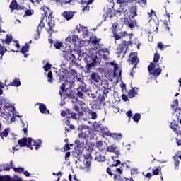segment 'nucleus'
<instances>
[{
	"label": "nucleus",
	"instance_id": "obj_1",
	"mask_svg": "<svg viewBox=\"0 0 181 181\" xmlns=\"http://www.w3.org/2000/svg\"><path fill=\"white\" fill-rule=\"evenodd\" d=\"M18 144L21 148L27 146V148H30L31 151H33V146L35 147V151H37V149L42 146L41 140L37 139V141H35L30 137H23L18 141Z\"/></svg>",
	"mask_w": 181,
	"mask_h": 181
},
{
	"label": "nucleus",
	"instance_id": "obj_2",
	"mask_svg": "<svg viewBox=\"0 0 181 181\" xmlns=\"http://www.w3.org/2000/svg\"><path fill=\"white\" fill-rule=\"evenodd\" d=\"M86 65L85 69L87 71H90L93 67H95L98 63V57L94 54H90V55H86L84 58Z\"/></svg>",
	"mask_w": 181,
	"mask_h": 181
},
{
	"label": "nucleus",
	"instance_id": "obj_3",
	"mask_svg": "<svg viewBox=\"0 0 181 181\" xmlns=\"http://www.w3.org/2000/svg\"><path fill=\"white\" fill-rule=\"evenodd\" d=\"M66 113L68 115L71 116H67L64 119V124L69 127L70 129H73L74 131V129H76V127L70 124V122H71V119H77V113L74 112L73 110H70L69 108H66Z\"/></svg>",
	"mask_w": 181,
	"mask_h": 181
},
{
	"label": "nucleus",
	"instance_id": "obj_4",
	"mask_svg": "<svg viewBox=\"0 0 181 181\" xmlns=\"http://www.w3.org/2000/svg\"><path fill=\"white\" fill-rule=\"evenodd\" d=\"M135 1L137 4H144V5H146V0H117V4H119V7L122 11H124L125 8H127L129 4H132Z\"/></svg>",
	"mask_w": 181,
	"mask_h": 181
},
{
	"label": "nucleus",
	"instance_id": "obj_5",
	"mask_svg": "<svg viewBox=\"0 0 181 181\" xmlns=\"http://www.w3.org/2000/svg\"><path fill=\"white\" fill-rule=\"evenodd\" d=\"M128 63L129 64L134 65L133 66V69H136V64L139 63V59H138V53L136 52L130 53L128 58Z\"/></svg>",
	"mask_w": 181,
	"mask_h": 181
},
{
	"label": "nucleus",
	"instance_id": "obj_6",
	"mask_svg": "<svg viewBox=\"0 0 181 181\" xmlns=\"http://www.w3.org/2000/svg\"><path fill=\"white\" fill-rule=\"evenodd\" d=\"M68 74L66 79V83H69L71 86H74L76 78L77 77V71L76 69H71Z\"/></svg>",
	"mask_w": 181,
	"mask_h": 181
},
{
	"label": "nucleus",
	"instance_id": "obj_7",
	"mask_svg": "<svg viewBox=\"0 0 181 181\" xmlns=\"http://www.w3.org/2000/svg\"><path fill=\"white\" fill-rule=\"evenodd\" d=\"M128 9L129 11L125 12V16H127V18H135V16H138V6H132L129 7Z\"/></svg>",
	"mask_w": 181,
	"mask_h": 181
},
{
	"label": "nucleus",
	"instance_id": "obj_8",
	"mask_svg": "<svg viewBox=\"0 0 181 181\" xmlns=\"http://www.w3.org/2000/svg\"><path fill=\"white\" fill-rule=\"evenodd\" d=\"M129 45H131V41H124L123 42L120 43L117 48L118 54H122L125 49L124 54L127 53V50L128 49Z\"/></svg>",
	"mask_w": 181,
	"mask_h": 181
},
{
	"label": "nucleus",
	"instance_id": "obj_9",
	"mask_svg": "<svg viewBox=\"0 0 181 181\" xmlns=\"http://www.w3.org/2000/svg\"><path fill=\"white\" fill-rule=\"evenodd\" d=\"M159 59H160V55L158 53L154 54L153 60L152 63L148 66V71L149 73L151 71H153V69H155V64L159 62Z\"/></svg>",
	"mask_w": 181,
	"mask_h": 181
},
{
	"label": "nucleus",
	"instance_id": "obj_10",
	"mask_svg": "<svg viewBox=\"0 0 181 181\" xmlns=\"http://www.w3.org/2000/svg\"><path fill=\"white\" fill-rule=\"evenodd\" d=\"M11 107L9 106H4L2 107V102H0V112L3 114V115H11V114H13V112L11 110Z\"/></svg>",
	"mask_w": 181,
	"mask_h": 181
},
{
	"label": "nucleus",
	"instance_id": "obj_11",
	"mask_svg": "<svg viewBox=\"0 0 181 181\" xmlns=\"http://www.w3.org/2000/svg\"><path fill=\"white\" fill-rule=\"evenodd\" d=\"M124 22L128 25L130 29H134L136 25V21H135V17H127L124 18Z\"/></svg>",
	"mask_w": 181,
	"mask_h": 181
},
{
	"label": "nucleus",
	"instance_id": "obj_12",
	"mask_svg": "<svg viewBox=\"0 0 181 181\" xmlns=\"http://www.w3.org/2000/svg\"><path fill=\"white\" fill-rule=\"evenodd\" d=\"M95 160H97V162H105L107 160V158H105V156H103L101 152H95L92 153Z\"/></svg>",
	"mask_w": 181,
	"mask_h": 181
},
{
	"label": "nucleus",
	"instance_id": "obj_13",
	"mask_svg": "<svg viewBox=\"0 0 181 181\" xmlns=\"http://www.w3.org/2000/svg\"><path fill=\"white\" fill-rule=\"evenodd\" d=\"M81 133H79V135H82L83 136H86V138H88L90 136V127L86 126V125H81Z\"/></svg>",
	"mask_w": 181,
	"mask_h": 181
},
{
	"label": "nucleus",
	"instance_id": "obj_14",
	"mask_svg": "<svg viewBox=\"0 0 181 181\" xmlns=\"http://www.w3.org/2000/svg\"><path fill=\"white\" fill-rule=\"evenodd\" d=\"M170 128H171L177 135H181V127L176 124V121H173L170 123Z\"/></svg>",
	"mask_w": 181,
	"mask_h": 181
},
{
	"label": "nucleus",
	"instance_id": "obj_15",
	"mask_svg": "<svg viewBox=\"0 0 181 181\" xmlns=\"http://www.w3.org/2000/svg\"><path fill=\"white\" fill-rule=\"evenodd\" d=\"M74 13H76V12H73L71 11H64L62 13L61 16H62L64 19H66V21H71L74 17Z\"/></svg>",
	"mask_w": 181,
	"mask_h": 181
},
{
	"label": "nucleus",
	"instance_id": "obj_16",
	"mask_svg": "<svg viewBox=\"0 0 181 181\" xmlns=\"http://www.w3.org/2000/svg\"><path fill=\"white\" fill-rule=\"evenodd\" d=\"M9 8L11 12H13V11H21V9H23V7L18 4V1H16V0H13L11 1Z\"/></svg>",
	"mask_w": 181,
	"mask_h": 181
},
{
	"label": "nucleus",
	"instance_id": "obj_17",
	"mask_svg": "<svg viewBox=\"0 0 181 181\" xmlns=\"http://www.w3.org/2000/svg\"><path fill=\"white\" fill-rule=\"evenodd\" d=\"M87 139V137L86 136H83L81 134H78V139L75 141V144L77 146V148H80V146H82L84 145V142H86V140Z\"/></svg>",
	"mask_w": 181,
	"mask_h": 181
},
{
	"label": "nucleus",
	"instance_id": "obj_18",
	"mask_svg": "<svg viewBox=\"0 0 181 181\" xmlns=\"http://www.w3.org/2000/svg\"><path fill=\"white\" fill-rule=\"evenodd\" d=\"M64 57L66 59V60L67 62H74V60H76V55H74V54H71V52H66V51H64Z\"/></svg>",
	"mask_w": 181,
	"mask_h": 181
},
{
	"label": "nucleus",
	"instance_id": "obj_19",
	"mask_svg": "<svg viewBox=\"0 0 181 181\" xmlns=\"http://www.w3.org/2000/svg\"><path fill=\"white\" fill-rule=\"evenodd\" d=\"M41 11H42V16H45V18H48L49 19H52L53 17H52V11H50V9H49V7H47V6H44V7H42L41 8Z\"/></svg>",
	"mask_w": 181,
	"mask_h": 181
},
{
	"label": "nucleus",
	"instance_id": "obj_20",
	"mask_svg": "<svg viewBox=\"0 0 181 181\" xmlns=\"http://www.w3.org/2000/svg\"><path fill=\"white\" fill-rule=\"evenodd\" d=\"M100 80H101V78L97 72H93L90 75V81L91 83H99Z\"/></svg>",
	"mask_w": 181,
	"mask_h": 181
},
{
	"label": "nucleus",
	"instance_id": "obj_21",
	"mask_svg": "<svg viewBox=\"0 0 181 181\" xmlns=\"http://www.w3.org/2000/svg\"><path fill=\"white\" fill-rule=\"evenodd\" d=\"M107 152H110L112 153H115V155H117V156H119L121 155V153H119V151L117 150V146L112 145L109 146L106 148Z\"/></svg>",
	"mask_w": 181,
	"mask_h": 181
},
{
	"label": "nucleus",
	"instance_id": "obj_22",
	"mask_svg": "<svg viewBox=\"0 0 181 181\" xmlns=\"http://www.w3.org/2000/svg\"><path fill=\"white\" fill-rule=\"evenodd\" d=\"M106 135L107 136H111V138H113V139H115L116 141H121V139H122V134L121 133H111L110 132H107Z\"/></svg>",
	"mask_w": 181,
	"mask_h": 181
},
{
	"label": "nucleus",
	"instance_id": "obj_23",
	"mask_svg": "<svg viewBox=\"0 0 181 181\" xmlns=\"http://www.w3.org/2000/svg\"><path fill=\"white\" fill-rule=\"evenodd\" d=\"M128 35V33L127 31L124 32H120L119 34H117V33H113V37L115 38V40H119V39H122L124 36H127Z\"/></svg>",
	"mask_w": 181,
	"mask_h": 181
},
{
	"label": "nucleus",
	"instance_id": "obj_24",
	"mask_svg": "<svg viewBox=\"0 0 181 181\" xmlns=\"http://www.w3.org/2000/svg\"><path fill=\"white\" fill-rule=\"evenodd\" d=\"M39 110H40V112H41V114H50V111L49 110V109H47L46 107V105H45L43 103L40 104Z\"/></svg>",
	"mask_w": 181,
	"mask_h": 181
},
{
	"label": "nucleus",
	"instance_id": "obj_25",
	"mask_svg": "<svg viewBox=\"0 0 181 181\" xmlns=\"http://www.w3.org/2000/svg\"><path fill=\"white\" fill-rule=\"evenodd\" d=\"M76 30L78 31V33H80V32L82 31V35L84 36H86V35H88V30L87 29V27H83V26H78L76 27Z\"/></svg>",
	"mask_w": 181,
	"mask_h": 181
},
{
	"label": "nucleus",
	"instance_id": "obj_26",
	"mask_svg": "<svg viewBox=\"0 0 181 181\" xmlns=\"http://www.w3.org/2000/svg\"><path fill=\"white\" fill-rule=\"evenodd\" d=\"M53 28H54V20H52V18H51L50 21L48 22L47 31L54 33V30H53Z\"/></svg>",
	"mask_w": 181,
	"mask_h": 181
},
{
	"label": "nucleus",
	"instance_id": "obj_27",
	"mask_svg": "<svg viewBox=\"0 0 181 181\" xmlns=\"http://www.w3.org/2000/svg\"><path fill=\"white\" fill-rule=\"evenodd\" d=\"M150 74H152L154 77H159V75L160 74V73H162V69L160 68H157L156 69H154L152 71L149 72Z\"/></svg>",
	"mask_w": 181,
	"mask_h": 181
},
{
	"label": "nucleus",
	"instance_id": "obj_28",
	"mask_svg": "<svg viewBox=\"0 0 181 181\" xmlns=\"http://www.w3.org/2000/svg\"><path fill=\"white\" fill-rule=\"evenodd\" d=\"M6 52H8V49L0 44V60H2V57H4V54H5Z\"/></svg>",
	"mask_w": 181,
	"mask_h": 181
},
{
	"label": "nucleus",
	"instance_id": "obj_29",
	"mask_svg": "<svg viewBox=\"0 0 181 181\" xmlns=\"http://www.w3.org/2000/svg\"><path fill=\"white\" fill-rule=\"evenodd\" d=\"M12 40H13L12 35H6V39L3 40L2 42L4 43L5 42L6 45H11Z\"/></svg>",
	"mask_w": 181,
	"mask_h": 181
},
{
	"label": "nucleus",
	"instance_id": "obj_30",
	"mask_svg": "<svg viewBox=\"0 0 181 181\" xmlns=\"http://www.w3.org/2000/svg\"><path fill=\"white\" fill-rule=\"evenodd\" d=\"M100 40H101V39L97 38V37L95 36L90 38L91 43H93V45H96V46H100Z\"/></svg>",
	"mask_w": 181,
	"mask_h": 181
},
{
	"label": "nucleus",
	"instance_id": "obj_31",
	"mask_svg": "<svg viewBox=\"0 0 181 181\" xmlns=\"http://www.w3.org/2000/svg\"><path fill=\"white\" fill-rule=\"evenodd\" d=\"M9 86H13V87H19V86H21V81L18 78H15V79L9 84Z\"/></svg>",
	"mask_w": 181,
	"mask_h": 181
},
{
	"label": "nucleus",
	"instance_id": "obj_32",
	"mask_svg": "<svg viewBox=\"0 0 181 181\" xmlns=\"http://www.w3.org/2000/svg\"><path fill=\"white\" fill-rule=\"evenodd\" d=\"M173 160H174L175 165V170L179 169V165L180 163V161L179 160V157H177V156H174L173 157Z\"/></svg>",
	"mask_w": 181,
	"mask_h": 181
},
{
	"label": "nucleus",
	"instance_id": "obj_33",
	"mask_svg": "<svg viewBox=\"0 0 181 181\" xmlns=\"http://www.w3.org/2000/svg\"><path fill=\"white\" fill-rule=\"evenodd\" d=\"M135 95H136V92L135 91V88H132V89L129 90L128 97L129 98H134Z\"/></svg>",
	"mask_w": 181,
	"mask_h": 181
},
{
	"label": "nucleus",
	"instance_id": "obj_34",
	"mask_svg": "<svg viewBox=\"0 0 181 181\" xmlns=\"http://www.w3.org/2000/svg\"><path fill=\"white\" fill-rule=\"evenodd\" d=\"M29 52V45L28 43H26L25 45V46H23L21 50V53H22L23 54H25V53H28Z\"/></svg>",
	"mask_w": 181,
	"mask_h": 181
},
{
	"label": "nucleus",
	"instance_id": "obj_35",
	"mask_svg": "<svg viewBox=\"0 0 181 181\" xmlns=\"http://www.w3.org/2000/svg\"><path fill=\"white\" fill-rule=\"evenodd\" d=\"M1 133L2 139H4V137L6 138V136H8V135H9V128L4 129V130L3 132H1Z\"/></svg>",
	"mask_w": 181,
	"mask_h": 181
},
{
	"label": "nucleus",
	"instance_id": "obj_36",
	"mask_svg": "<svg viewBox=\"0 0 181 181\" xmlns=\"http://www.w3.org/2000/svg\"><path fill=\"white\" fill-rule=\"evenodd\" d=\"M54 47H55V49H57V50H59V49H60L61 47H63V42L57 40L54 43Z\"/></svg>",
	"mask_w": 181,
	"mask_h": 181
},
{
	"label": "nucleus",
	"instance_id": "obj_37",
	"mask_svg": "<svg viewBox=\"0 0 181 181\" xmlns=\"http://www.w3.org/2000/svg\"><path fill=\"white\" fill-rule=\"evenodd\" d=\"M139 119H141V114L135 113L133 117V120L134 122H139Z\"/></svg>",
	"mask_w": 181,
	"mask_h": 181
},
{
	"label": "nucleus",
	"instance_id": "obj_38",
	"mask_svg": "<svg viewBox=\"0 0 181 181\" xmlns=\"http://www.w3.org/2000/svg\"><path fill=\"white\" fill-rule=\"evenodd\" d=\"M103 141H98L95 144L96 148H98V149H101L102 151H104V148H103Z\"/></svg>",
	"mask_w": 181,
	"mask_h": 181
},
{
	"label": "nucleus",
	"instance_id": "obj_39",
	"mask_svg": "<svg viewBox=\"0 0 181 181\" xmlns=\"http://www.w3.org/2000/svg\"><path fill=\"white\" fill-rule=\"evenodd\" d=\"M47 77H48V83H52L53 81V73L52 71H49L47 74Z\"/></svg>",
	"mask_w": 181,
	"mask_h": 181
},
{
	"label": "nucleus",
	"instance_id": "obj_40",
	"mask_svg": "<svg viewBox=\"0 0 181 181\" xmlns=\"http://www.w3.org/2000/svg\"><path fill=\"white\" fill-rule=\"evenodd\" d=\"M83 92L78 90L76 94V95H77V97H78L79 98H81V100H84V93H83Z\"/></svg>",
	"mask_w": 181,
	"mask_h": 181
},
{
	"label": "nucleus",
	"instance_id": "obj_41",
	"mask_svg": "<svg viewBox=\"0 0 181 181\" xmlns=\"http://www.w3.org/2000/svg\"><path fill=\"white\" fill-rule=\"evenodd\" d=\"M14 172L20 173L21 172H25V168L23 167L13 168Z\"/></svg>",
	"mask_w": 181,
	"mask_h": 181
},
{
	"label": "nucleus",
	"instance_id": "obj_42",
	"mask_svg": "<svg viewBox=\"0 0 181 181\" xmlns=\"http://www.w3.org/2000/svg\"><path fill=\"white\" fill-rule=\"evenodd\" d=\"M77 90H81L80 91H82V93H87V91H88V90L87 89V88L85 86H78Z\"/></svg>",
	"mask_w": 181,
	"mask_h": 181
},
{
	"label": "nucleus",
	"instance_id": "obj_43",
	"mask_svg": "<svg viewBox=\"0 0 181 181\" xmlns=\"http://www.w3.org/2000/svg\"><path fill=\"white\" fill-rule=\"evenodd\" d=\"M43 69L45 71H47L48 70H50L52 69V64L49 62H47L45 66H43Z\"/></svg>",
	"mask_w": 181,
	"mask_h": 181
},
{
	"label": "nucleus",
	"instance_id": "obj_44",
	"mask_svg": "<svg viewBox=\"0 0 181 181\" xmlns=\"http://www.w3.org/2000/svg\"><path fill=\"white\" fill-rule=\"evenodd\" d=\"M3 169L0 170V172H2V170H11V168L9 167V164H4L2 165Z\"/></svg>",
	"mask_w": 181,
	"mask_h": 181
},
{
	"label": "nucleus",
	"instance_id": "obj_45",
	"mask_svg": "<svg viewBox=\"0 0 181 181\" xmlns=\"http://www.w3.org/2000/svg\"><path fill=\"white\" fill-rule=\"evenodd\" d=\"M161 169H162V168L158 167L156 169L153 170V175L154 176L159 175V171L161 170Z\"/></svg>",
	"mask_w": 181,
	"mask_h": 181
},
{
	"label": "nucleus",
	"instance_id": "obj_46",
	"mask_svg": "<svg viewBox=\"0 0 181 181\" xmlns=\"http://www.w3.org/2000/svg\"><path fill=\"white\" fill-rule=\"evenodd\" d=\"M71 40H72V45L73 43H76V42H78V36L77 35H71Z\"/></svg>",
	"mask_w": 181,
	"mask_h": 181
},
{
	"label": "nucleus",
	"instance_id": "obj_47",
	"mask_svg": "<svg viewBox=\"0 0 181 181\" xmlns=\"http://www.w3.org/2000/svg\"><path fill=\"white\" fill-rule=\"evenodd\" d=\"M98 100L99 101V104H103V101H104L105 100V96L100 95L98 97Z\"/></svg>",
	"mask_w": 181,
	"mask_h": 181
},
{
	"label": "nucleus",
	"instance_id": "obj_48",
	"mask_svg": "<svg viewBox=\"0 0 181 181\" xmlns=\"http://www.w3.org/2000/svg\"><path fill=\"white\" fill-rule=\"evenodd\" d=\"M107 16L108 18H112V16H114V12H112V10L109 9V10L107 11Z\"/></svg>",
	"mask_w": 181,
	"mask_h": 181
},
{
	"label": "nucleus",
	"instance_id": "obj_49",
	"mask_svg": "<svg viewBox=\"0 0 181 181\" xmlns=\"http://www.w3.org/2000/svg\"><path fill=\"white\" fill-rule=\"evenodd\" d=\"M24 15L25 16H32V15H33V11L31 10H26Z\"/></svg>",
	"mask_w": 181,
	"mask_h": 181
},
{
	"label": "nucleus",
	"instance_id": "obj_50",
	"mask_svg": "<svg viewBox=\"0 0 181 181\" xmlns=\"http://www.w3.org/2000/svg\"><path fill=\"white\" fill-rule=\"evenodd\" d=\"M67 97H69V98H71L72 100H74L76 96L74 95V94L69 93V94L65 95L64 96V98H67Z\"/></svg>",
	"mask_w": 181,
	"mask_h": 181
},
{
	"label": "nucleus",
	"instance_id": "obj_51",
	"mask_svg": "<svg viewBox=\"0 0 181 181\" xmlns=\"http://www.w3.org/2000/svg\"><path fill=\"white\" fill-rule=\"evenodd\" d=\"M37 33L35 34V35H34L35 40H37V39H39L40 37V33L39 32V28H37Z\"/></svg>",
	"mask_w": 181,
	"mask_h": 181
},
{
	"label": "nucleus",
	"instance_id": "obj_52",
	"mask_svg": "<svg viewBox=\"0 0 181 181\" xmlns=\"http://www.w3.org/2000/svg\"><path fill=\"white\" fill-rule=\"evenodd\" d=\"M100 52L101 53H107V54H110V51L108 50V48H100Z\"/></svg>",
	"mask_w": 181,
	"mask_h": 181
},
{
	"label": "nucleus",
	"instance_id": "obj_53",
	"mask_svg": "<svg viewBox=\"0 0 181 181\" xmlns=\"http://www.w3.org/2000/svg\"><path fill=\"white\" fill-rule=\"evenodd\" d=\"M158 49L163 50V49H166V47L163 45L162 42H158Z\"/></svg>",
	"mask_w": 181,
	"mask_h": 181
},
{
	"label": "nucleus",
	"instance_id": "obj_54",
	"mask_svg": "<svg viewBox=\"0 0 181 181\" xmlns=\"http://www.w3.org/2000/svg\"><path fill=\"white\" fill-rule=\"evenodd\" d=\"M155 32H158V24L156 23H153V33Z\"/></svg>",
	"mask_w": 181,
	"mask_h": 181
},
{
	"label": "nucleus",
	"instance_id": "obj_55",
	"mask_svg": "<svg viewBox=\"0 0 181 181\" xmlns=\"http://www.w3.org/2000/svg\"><path fill=\"white\" fill-rule=\"evenodd\" d=\"M179 106V101L177 100V99L175 100L173 102V105H171V107H173V108H175V107H178Z\"/></svg>",
	"mask_w": 181,
	"mask_h": 181
},
{
	"label": "nucleus",
	"instance_id": "obj_56",
	"mask_svg": "<svg viewBox=\"0 0 181 181\" xmlns=\"http://www.w3.org/2000/svg\"><path fill=\"white\" fill-rule=\"evenodd\" d=\"M118 165H121V160H116V163L112 164L111 165V168H114V167L117 168L118 166Z\"/></svg>",
	"mask_w": 181,
	"mask_h": 181
},
{
	"label": "nucleus",
	"instance_id": "obj_57",
	"mask_svg": "<svg viewBox=\"0 0 181 181\" xmlns=\"http://www.w3.org/2000/svg\"><path fill=\"white\" fill-rule=\"evenodd\" d=\"M118 165H121V160H116V163L112 164L111 165V168H114V167L117 168L118 166Z\"/></svg>",
	"mask_w": 181,
	"mask_h": 181
},
{
	"label": "nucleus",
	"instance_id": "obj_58",
	"mask_svg": "<svg viewBox=\"0 0 181 181\" xmlns=\"http://www.w3.org/2000/svg\"><path fill=\"white\" fill-rule=\"evenodd\" d=\"M90 115L92 119H97V112H93Z\"/></svg>",
	"mask_w": 181,
	"mask_h": 181
},
{
	"label": "nucleus",
	"instance_id": "obj_59",
	"mask_svg": "<svg viewBox=\"0 0 181 181\" xmlns=\"http://www.w3.org/2000/svg\"><path fill=\"white\" fill-rule=\"evenodd\" d=\"M74 52L75 54H78V56H81V54H82L81 49H74Z\"/></svg>",
	"mask_w": 181,
	"mask_h": 181
},
{
	"label": "nucleus",
	"instance_id": "obj_60",
	"mask_svg": "<svg viewBox=\"0 0 181 181\" xmlns=\"http://www.w3.org/2000/svg\"><path fill=\"white\" fill-rule=\"evenodd\" d=\"M65 41L66 42V43H71L72 45V40H71V35L67 37L65 39Z\"/></svg>",
	"mask_w": 181,
	"mask_h": 181
},
{
	"label": "nucleus",
	"instance_id": "obj_61",
	"mask_svg": "<svg viewBox=\"0 0 181 181\" xmlns=\"http://www.w3.org/2000/svg\"><path fill=\"white\" fill-rule=\"evenodd\" d=\"M122 100H123V101H129V99H128V96L127 95L122 94Z\"/></svg>",
	"mask_w": 181,
	"mask_h": 181
},
{
	"label": "nucleus",
	"instance_id": "obj_62",
	"mask_svg": "<svg viewBox=\"0 0 181 181\" xmlns=\"http://www.w3.org/2000/svg\"><path fill=\"white\" fill-rule=\"evenodd\" d=\"M70 155H71L70 151H68V152L66 153V154H65V160H69V158H70Z\"/></svg>",
	"mask_w": 181,
	"mask_h": 181
},
{
	"label": "nucleus",
	"instance_id": "obj_63",
	"mask_svg": "<svg viewBox=\"0 0 181 181\" xmlns=\"http://www.w3.org/2000/svg\"><path fill=\"white\" fill-rule=\"evenodd\" d=\"M85 166L86 168H90V167L91 166V161L87 160L85 163Z\"/></svg>",
	"mask_w": 181,
	"mask_h": 181
},
{
	"label": "nucleus",
	"instance_id": "obj_64",
	"mask_svg": "<svg viewBox=\"0 0 181 181\" xmlns=\"http://www.w3.org/2000/svg\"><path fill=\"white\" fill-rule=\"evenodd\" d=\"M61 116L62 117H67V110H62L61 112Z\"/></svg>",
	"mask_w": 181,
	"mask_h": 181
}]
</instances>
